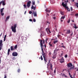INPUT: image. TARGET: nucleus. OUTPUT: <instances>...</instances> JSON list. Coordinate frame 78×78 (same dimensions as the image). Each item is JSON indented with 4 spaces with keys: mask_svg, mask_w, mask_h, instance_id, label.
Instances as JSON below:
<instances>
[{
    "mask_svg": "<svg viewBox=\"0 0 78 78\" xmlns=\"http://www.w3.org/2000/svg\"><path fill=\"white\" fill-rule=\"evenodd\" d=\"M2 1L0 2V5H1L2 4Z\"/></svg>",
    "mask_w": 78,
    "mask_h": 78,
    "instance_id": "obj_49",
    "label": "nucleus"
},
{
    "mask_svg": "<svg viewBox=\"0 0 78 78\" xmlns=\"http://www.w3.org/2000/svg\"><path fill=\"white\" fill-rule=\"evenodd\" d=\"M70 20L69 19L67 21L68 23H70Z\"/></svg>",
    "mask_w": 78,
    "mask_h": 78,
    "instance_id": "obj_45",
    "label": "nucleus"
},
{
    "mask_svg": "<svg viewBox=\"0 0 78 78\" xmlns=\"http://www.w3.org/2000/svg\"><path fill=\"white\" fill-rule=\"evenodd\" d=\"M48 16H49V14H47L46 15L47 17H48Z\"/></svg>",
    "mask_w": 78,
    "mask_h": 78,
    "instance_id": "obj_40",
    "label": "nucleus"
},
{
    "mask_svg": "<svg viewBox=\"0 0 78 78\" xmlns=\"http://www.w3.org/2000/svg\"><path fill=\"white\" fill-rule=\"evenodd\" d=\"M9 19V16L7 17L6 20H5V22H6V21L7 20H8V19Z\"/></svg>",
    "mask_w": 78,
    "mask_h": 78,
    "instance_id": "obj_23",
    "label": "nucleus"
},
{
    "mask_svg": "<svg viewBox=\"0 0 78 78\" xmlns=\"http://www.w3.org/2000/svg\"><path fill=\"white\" fill-rule=\"evenodd\" d=\"M68 56V55H67V54H66L65 55V58H67Z\"/></svg>",
    "mask_w": 78,
    "mask_h": 78,
    "instance_id": "obj_35",
    "label": "nucleus"
},
{
    "mask_svg": "<svg viewBox=\"0 0 78 78\" xmlns=\"http://www.w3.org/2000/svg\"><path fill=\"white\" fill-rule=\"evenodd\" d=\"M17 27V24L14 25V27L13 26H12L11 29L12 32L16 33V27Z\"/></svg>",
    "mask_w": 78,
    "mask_h": 78,
    "instance_id": "obj_1",
    "label": "nucleus"
},
{
    "mask_svg": "<svg viewBox=\"0 0 78 78\" xmlns=\"http://www.w3.org/2000/svg\"><path fill=\"white\" fill-rule=\"evenodd\" d=\"M75 14V12H71V14H70V15L71 16H72L73 15H74Z\"/></svg>",
    "mask_w": 78,
    "mask_h": 78,
    "instance_id": "obj_22",
    "label": "nucleus"
},
{
    "mask_svg": "<svg viewBox=\"0 0 78 78\" xmlns=\"http://www.w3.org/2000/svg\"><path fill=\"white\" fill-rule=\"evenodd\" d=\"M11 51V49H10V48H9L8 50V51H9V52Z\"/></svg>",
    "mask_w": 78,
    "mask_h": 78,
    "instance_id": "obj_50",
    "label": "nucleus"
},
{
    "mask_svg": "<svg viewBox=\"0 0 78 78\" xmlns=\"http://www.w3.org/2000/svg\"><path fill=\"white\" fill-rule=\"evenodd\" d=\"M40 43L41 44V48H43V47H44V45H43V44H45V40H43V42L42 43V40H40Z\"/></svg>",
    "mask_w": 78,
    "mask_h": 78,
    "instance_id": "obj_3",
    "label": "nucleus"
},
{
    "mask_svg": "<svg viewBox=\"0 0 78 78\" xmlns=\"http://www.w3.org/2000/svg\"><path fill=\"white\" fill-rule=\"evenodd\" d=\"M54 73H56V69H55L54 71Z\"/></svg>",
    "mask_w": 78,
    "mask_h": 78,
    "instance_id": "obj_56",
    "label": "nucleus"
},
{
    "mask_svg": "<svg viewBox=\"0 0 78 78\" xmlns=\"http://www.w3.org/2000/svg\"><path fill=\"white\" fill-rule=\"evenodd\" d=\"M4 38H6V35H5V36L4 37Z\"/></svg>",
    "mask_w": 78,
    "mask_h": 78,
    "instance_id": "obj_57",
    "label": "nucleus"
},
{
    "mask_svg": "<svg viewBox=\"0 0 78 78\" xmlns=\"http://www.w3.org/2000/svg\"><path fill=\"white\" fill-rule=\"evenodd\" d=\"M41 48V51L42 52H44V49H43V48Z\"/></svg>",
    "mask_w": 78,
    "mask_h": 78,
    "instance_id": "obj_51",
    "label": "nucleus"
},
{
    "mask_svg": "<svg viewBox=\"0 0 78 78\" xmlns=\"http://www.w3.org/2000/svg\"><path fill=\"white\" fill-rule=\"evenodd\" d=\"M58 42V40H56V41H54L53 42L54 44H56V42Z\"/></svg>",
    "mask_w": 78,
    "mask_h": 78,
    "instance_id": "obj_27",
    "label": "nucleus"
},
{
    "mask_svg": "<svg viewBox=\"0 0 78 78\" xmlns=\"http://www.w3.org/2000/svg\"><path fill=\"white\" fill-rule=\"evenodd\" d=\"M62 76L63 77L65 76V77H67L64 73L62 74Z\"/></svg>",
    "mask_w": 78,
    "mask_h": 78,
    "instance_id": "obj_30",
    "label": "nucleus"
},
{
    "mask_svg": "<svg viewBox=\"0 0 78 78\" xmlns=\"http://www.w3.org/2000/svg\"><path fill=\"white\" fill-rule=\"evenodd\" d=\"M10 49L11 51H13V50H15L14 48H13V47L12 46H11Z\"/></svg>",
    "mask_w": 78,
    "mask_h": 78,
    "instance_id": "obj_17",
    "label": "nucleus"
},
{
    "mask_svg": "<svg viewBox=\"0 0 78 78\" xmlns=\"http://www.w3.org/2000/svg\"><path fill=\"white\" fill-rule=\"evenodd\" d=\"M6 41V38H4V41Z\"/></svg>",
    "mask_w": 78,
    "mask_h": 78,
    "instance_id": "obj_59",
    "label": "nucleus"
},
{
    "mask_svg": "<svg viewBox=\"0 0 78 78\" xmlns=\"http://www.w3.org/2000/svg\"><path fill=\"white\" fill-rule=\"evenodd\" d=\"M12 55L13 56H17L18 55V54L17 53V52H15L12 53Z\"/></svg>",
    "mask_w": 78,
    "mask_h": 78,
    "instance_id": "obj_6",
    "label": "nucleus"
},
{
    "mask_svg": "<svg viewBox=\"0 0 78 78\" xmlns=\"http://www.w3.org/2000/svg\"><path fill=\"white\" fill-rule=\"evenodd\" d=\"M64 3L65 4H64ZM64 3V2H62V5L63 7H65L66 9H67L69 8V7L67 6V2H65Z\"/></svg>",
    "mask_w": 78,
    "mask_h": 78,
    "instance_id": "obj_2",
    "label": "nucleus"
},
{
    "mask_svg": "<svg viewBox=\"0 0 78 78\" xmlns=\"http://www.w3.org/2000/svg\"><path fill=\"white\" fill-rule=\"evenodd\" d=\"M7 78V76H6V74H5L4 78Z\"/></svg>",
    "mask_w": 78,
    "mask_h": 78,
    "instance_id": "obj_44",
    "label": "nucleus"
},
{
    "mask_svg": "<svg viewBox=\"0 0 78 78\" xmlns=\"http://www.w3.org/2000/svg\"><path fill=\"white\" fill-rule=\"evenodd\" d=\"M50 66H51L50 68H51V70H53V66L51 64Z\"/></svg>",
    "mask_w": 78,
    "mask_h": 78,
    "instance_id": "obj_25",
    "label": "nucleus"
},
{
    "mask_svg": "<svg viewBox=\"0 0 78 78\" xmlns=\"http://www.w3.org/2000/svg\"><path fill=\"white\" fill-rule=\"evenodd\" d=\"M20 69H18V70H17V72L18 73H20Z\"/></svg>",
    "mask_w": 78,
    "mask_h": 78,
    "instance_id": "obj_38",
    "label": "nucleus"
},
{
    "mask_svg": "<svg viewBox=\"0 0 78 78\" xmlns=\"http://www.w3.org/2000/svg\"><path fill=\"white\" fill-rule=\"evenodd\" d=\"M36 6L34 7V6L33 5H32V6L31 7V9H34V10H35V9H36Z\"/></svg>",
    "mask_w": 78,
    "mask_h": 78,
    "instance_id": "obj_11",
    "label": "nucleus"
},
{
    "mask_svg": "<svg viewBox=\"0 0 78 78\" xmlns=\"http://www.w3.org/2000/svg\"><path fill=\"white\" fill-rule=\"evenodd\" d=\"M3 41L2 40H1L0 41V51L2 50V47H3Z\"/></svg>",
    "mask_w": 78,
    "mask_h": 78,
    "instance_id": "obj_4",
    "label": "nucleus"
},
{
    "mask_svg": "<svg viewBox=\"0 0 78 78\" xmlns=\"http://www.w3.org/2000/svg\"><path fill=\"white\" fill-rule=\"evenodd\" d=\"M53 19H55V20L56 19V17H53Z\"/></svg>",
    "mask_w": 78,
    "mask_h": 78,
    "instance_id": "obj_61",
    "label": "nucleus"
},
{
    "mask_svg": "<svg viewBox=\"0 0 78 78\" xmlns=\"http://www.w3.org/2000/svg\"><path fill=\"white\" fill-rule=\"evenodd\" d=\"M65 17V16H62L61 19H64Z\"/></svg>",
    "mask_w": 78,
    "mask_h": 78,
    "instance_id": "obj_29",
    "label": "nucleus"
},
{
    "mask_svg": "<svg viewBox=\"0 0 78 78\" xmlns=\"http://www.w3.org/2000/svg\"><path fill=\"white\" fill-rule=\"evenodd\" d=\"M60 60V61L61 63H63V62H64V59L63 58V57H62V58L59 59Z\"/></svg>",
    "mask_w": 78,
    "mask_h": 78,
    "instance_id": "obj_9",
    "label": "nucleus"
},
{
    "mask_svg": "<svg viewBox=\"0 0 78 78\" xmlns=\"http://www.w3.org/2000/svg\"><path fill=\"white\" fill-rule=\"evenodd\" d=\"M2 5L3 6H5V5H6V4H5V2L4 1L2 0Z\"/></svg>",
    "mask_w": 78,
    "mask_h": 78,
    "instance_id": "obj_20",
    "label": "nucleus"
},
{
    "mask_svg": "<svg viewBox=\"0 0 78 78\" xmlns=\"http://www.w3.org/2000/svg\"><path fill=\"white\" fill-rule=\"evenodd\" d=\"M66 34H69L70 33V30H66Z\"/></svg>",
    "mask_w": 78,
    "mask_h": 78,
    "instance_id": "obj_12",
    "label": "nucleus"
},
{
    "mask_svg": "<svg viewBox=\"0 0 78 78\" xmlns=\"http://www.w3.org/2000/svg\"><path fill=\"white\" fill-rule=\"evenodd\" d=\"M12 59H13V60H15V59H16V57H13L12 58Z\"/></svg>",
    "mask_w": 78,
    "mask_h": 78,
    "instance_id": "obj_47",
    "label": "nucleus"
},
{
    "mask_svg": "<svg viewBox=\"0 0 78 78\" xmlns=\"http://www.w3.org/2000/svg\"><path fill=\"white\" fill-rule=\"evenodd\" d=\"M67 11H69V12L70 11V9H69V8H68V9H67Z\"/></svg>",
    "mask_w": 78,
    "mask_h": 78,
    "instance_id": "obj_46",
    "label": "nucleus"
},
{
    "mask_svg": "<svg viewBox=\"0 0 78 78\" xmlns=\"http://www.w3.org/2000/svg\"><path fill=\"white\" fill-rule=\"evenodd\" d=\"M46 30H48L49 33H51V32L50 31V29H48V28Z\"/></svg>",
    "mask_w": 78,
    "mask_h": 78,
    "instance_id": "obj_32",
    "label": "nucleus"
},
{
    "mask_svg": "<svg viewBox=\"0 0 78 78\" xmlns=\"http://www.w3.org/2000/svg\"><path fill=\"white\" fill-rule=\"evenodd\" d=\"M75 16H76V18H77L78 17V13L75 14Z\"/></svg>",
    "mask_w": 78,
    "mask_h": 78,
    "instance_id": "obj_34",
    "label": "nucleus"
},
{
    "mask_svg": "<svg viewBox=\"0 0 78 78\" xmlns=\"http://www.w3.org/2000/svg\"><path fill=\"white\" fill-rule=\"evenodd\" d=\"M67 66L68 67H69V68L73 66V65H72V64L70 63H68V64H67Z\"/></svg>",
    "mask_w": 78,
    "mask_h": 78,
    "instance_id": "obj_7",
    "label": "nucleus"
},
{
    "mask_svg": "<svg viewBox=\"0 0 78 78\" xmlns=\"http://www.w3.org/2000/svg\"><path fill=\"white\" fill-rule=\"evenodd\" d=\"M23 6L24 7V8L25 9H26V8H27V6L26 5H25V4Z\"/></svg>",
    "mask_w": 78,
    "mask_h": 78,
    "instance_id": "obj_36",
    "label": "nucleus"
},
{
    "mask_svg": "<svg viewBox=\"0 0 78 78\" xmlns=\"http://www.w3.org/2000/svg\"><path fill=\"white\" fill-rule=\"evenodd\" d=\"M29 21H30V22H33V20L31 19H30L29 20Z\"/></svg>",
    "mask_w": 78,
    "mask_h": 78,
    "instance_id": "obj_48",
    "label": "nucleus"
},
{
    "mask_svg": "<svg viewBox=\"0 0 78 78\" xmlns=\"http://www.w3.org/2000/svg\"><path fill=\"white\" fill-rule=\"evenodd\" d=\"M7 55H9V52L8 51Z\"/></svg>",
    "mask_w": 78,
    "mask_h": 78,
    "instance_id": "obj_55",
    "label": "nucleus"
},
{
    "mask_svg": "<svg viewBox=\"0 0 78 78\" xmlns=\"http://www.w3.org/2000/svg\"><path fill=\"white\" fill-rule=\"evenodd\" d=\"M44 61H45V63H46L47 62V61H48L47 58L46 57H44Z\"/></svg>",
    "mask_w": 78,
    "mask_h": 78,
    "instance_id": "obj_15",
    "label": "nucleus"
},
{
    "mask_svg": "<svg viewBox=\"0 0 78 78\" xmlns=\"http://www.w3.org/2000/svg\"><path fill=\"white\" fill-rule=\"evenodd\" d=\"M62 55H63V53L61 54V57H62Z\"/></svg>",
    "mask_w": 78,
    "mask_h": 78,
    "instance_id": "obj_54",
    "label": "nucleus"
},
{
    "mask_svg": "<svg viewBox=\"0 0 78 78\" xmlns=\"http://www.w3.org/2000/svg\"><path fill=\"white\" fill-rule=\"evenodd\" d=\"M52 58L53 59H55V58H56V55L54 54V55H53V56L52 57Z\"/></svg>",
    "mask_w": 78,
    "mask_h": 78,
    "instance_id": "obj_16",
    "label": "nucleus"
},
{
    "mask_svg": "<svg viewBox=\"0 0 78 78\" xmlns=\"http://www.w3.org/2000/svg\"><path fill=\"white\" fill-rule=\"evenodd\" d=\"M73 35V32L71 33V34H70L71 36H72Z\"/></svg>",
    "mask_w": 78,
    "mask_h": 78,
    "instance_id": "obj_60",
    "label": "nucleus"
},
{
    "mask_svg": "<svg viewBox=\"0 0 78 78\" xmlns=\"http://www.w3.org/2000/svg\"><path fill=\"white\" fill-rule=\"evenodd\" d=\"M76 68H74V66H73V67H71L69 68V70H73V69H76Z\"/></svg>",
    "mask_w": 78,
    "mask_h": 78,
    "instance_id": "obj_14",
    "label": "nucleus"
},
{
    "mask_svg": "<svg viewBox=\"0 0 78 78\" xmlns=\"http://www.w3.org/2000/svg\"><path fill=\"white\" fill-rule=\"evenodd\" d=\"M17 48V45H16L14 47V49H16Z\"/></svg>",
    "mask_w": 78,
    "mask_h": 78,
    "instance_id": "obj_28",
    "label": "nucleus"
},
{
    "mask_svg": "<svg viewBox=\"0 0 78 78\" xmlns=\"http://www.w3.org/2000/svg\"><path fill=\"white\" fill-rule=\"evenodd\" d=\"M72 9H73V8L72 7H71V11H72Z\"/></svg>",
    "mask_w": 78,
    "mask_h": 78,
    "instance_id": "obj_58",
    "label": "nucleus"
},
{
    "mask_svg": "<svg viewBox=\"0 0 78 78\" xmlns=\"http://www.w3.org/2000/svg\"><path fill=\"white\" fill-rule=\"evenodd\" d=\"M48 44L50 46V47H53V45H52V44H51V42H50Z\"/></svg>",
    "mask_w": 78,
    "mask_h": 78,
    "instance_id": "obj_18",
    "label": "nucleus"
},
{
    "mask_svg": "<svg viewBox=\"0 0 78 78\" xmlns=\"http://www.w3.org/2000/svg\"><path fill=\"white\" fill-rule=\"evenodd\" d=\"M1 15L2 16H3L4 15V13H3V12H1Z\"/></svg>",
    "mask_w": 78,
    "mask_h": 78,
    "instance_id": "obj_39",
    "label": "nucleus"
},
{
    "mask_svg": "<svg viewBox=\"0 0 78 78\" xmlns=\"http://www.w3.org/2000/svg\"><path fill=\"white\" fill-rule=\"evenodd\" d=\"M33 21H34V22H36V20L35 19H33Z\"/></svg>",
    "mask_w": 78,
    "mask_h": 78,
    "instance_id": "obj_41",
    "label": "nucleus"
},
{
    "mask_svg": "<svg viewBox=\"0 0 78 78\" xmlns=\"http://www.w3.org/2000/svg\"><path fill=\"white\" fill-rule=\"evenodd\" d=\"M60 13H61V14H62V15H64V13H63V12H60Z\"/></svg>",
    "mask_w": 78,
    "mask_h": 78,
    "instance_id": "obj_43",
    "label": "nucleus"
},
{
    "mask_svg": "<svg viewBox=\"0 0 78 78\" xmlns=\"http://www.w3.org/2000/svg\"><path fill=\"white\" fill-rule=\"evenodd\" d=\"M32 5H35V2H34V1H32Z\"/></svg>",
    "mask_w": 78,
    "mask_h": 78,
    "instance_id": "obj_33",
    "label": "nucleus"
},
{
    "mask_svg": "<svg viewBox=\"0 0 78 78\" xmlns=\"http://www.w3.org/2000/svg\"><path fill=\"white\" fill-rule=\"evenodd\" d=\"M45 11L46 12H50V10H48V9L46 8V9L45 10Z\"/></svg>",
    "mask_w": 78,
    "mask_h": 78,
    "instance_id": "obj_21",
    "label": "nucleus"
},
{
    "mask_svg": "<svg viewBox=\"0 0 78 78\" xmlns=\"http://www.w3.org/2000/svg\"><path fill=\"white\" fill-rule=\"evenodd\" d=\"M26 12H27V11H25L24 12V14H26Z\"/></svg>",
    "mask_w": 78,
    "mask_h": 78,
    "instance_id": "obj_64",
    "label": "nucleus"
},
{
    "mask_svg": "<svg viewBox=\"0 0 78 78\" xmlns=\"http://www.w3.org/2000/svg\"><path fill=\"white\" fill-rule=\"evenodd\" d=\"M59 47H63V48H66V47L64 46H59Z\"/></svg>",
    "mask_w": 78,
    "mask_h": 78,
    "instance_id": "obj_31",
    "label": "nucleus"
},
{
    "mask_svg": "<svg viewBox=\"0 0 78 78\" xmlns=\"http://www.w3.org/2000/svg\"><path fill=\"white\" fill-rule=\"evenodd\" d=\"M29 14H32V12L31 11H30L29 12Z\"/></svg>",
    "mask_w": 78,
    "mask_h": 78,
    "instance_id": "obj_42",
    "label": "nucleus"
},
{
    "mask_svg": "<svg viewBox=\"0 0 78 78\" xmlns=\"http://www.w3.org/2000/svg\"><path fill=\"white\" fill-rule=\"evenodd\" d=\"M4 9V8H3L1 9V12H3V9Z\"/></svg>",
    "mask_w": 78,
    "mask_h": 78,
    "instance_id": "obj_24",
    "label": "nucleus"
},
{
    "mask_svg": "<svg viewBox=\"0 0 78 78\" xmlns=\"http://www.w3.org/2000/svg\"><path fill=\"white\" fill-rule=\"evenodd\" d=\"M60 36H61V35H57V37H60Z\"/></svg>",
    "mask_w": 78,
    "mask_h": 78,
    "instance_id": "obj_53",
    "label": "nucleus"
},
{
    "mask_svg": "<svg viewBox=\"0 0 78 78\" xmlns=\"http://www.w3.org/2000/svg\"><path fill=\"white\" fill-rule=\"evenodd\" d=\"M44 34H45V33H44V32H42L41 33V34L40 35L41 37H42V36H44Z\"/></svg>",
    "mask_w": 78,
    "mask_h": 78,
    "instance_id": "obj_13",
    "label": "nucleus"
},
{
    "mask_svg": "<svg viewBox=\"0 0 78 78\" xmlns=\"http://www.w3.org/2000/svg\"><path fill=\"white\" fill-rule=\"evenodd\" d=\"M57 51H59V49H57Z\"/></svg>",
    "mask_w": 78,
    "mask_h": 78,
    "instance_id": "obj_62",
    "label": "nucleus"
},
{
    "mask_svg": "<svg viewBox=\"0 0 78 78\" xmlns=\"http://www.w3.org/2000/svg\"><path fill=\"white\" fill-rule=\"evenodd\" d=\"M34 14V16L36 17L37 16V12L36 11L34 12L33 11V13L32 14V15H33Z\"/></svg>",
    "mask_w": 78,
    "mask_h": 78,
    "instance_id": "obj_8",
    "label": "nucleus"
},
{
    "mask_svg": "<svg viewBox=\"0 0 78 78\" xmlns=\"http://www.w3.org/2000/svg\"><path fill=\"white\" fill-rule=\"evenodd\" d=\"M74 27H73L74 28H75L76 29L78 28V27H76V24H75L74 25Z\"/></svg>",
    "mask_w": 78,
    "mask_h": 78,
    "instance_id": "obj_26",
    "label": "nucleus"
},
{
    "mask_svg": "<svg viewBox=\"0 0 78 78\" xmlns=\"http://www.w3.org/2000/svg\"><path fill=\"white\" fill-rule=\"evenodd\" d=\"M47 24H50V23L48 21L47 22Z\"/></svg>",
    "mask_w": 78,
    "mask_h": 78,
    "instance_id": "obj_52",
    "label": "nucleus"
},
{
    "mask_svg": "<svg viewBox=\"0 0 78 78\" xmlns=\"http://www.w3.org/2000/svg\"><path fill=\"white\" fill-rule=\"evenodd\" d=\"M42 55L43 56V57L44 58L46 57V55H45V53H43L42 54Z\"/></svg>",
    "mask_w": 78,
    "mask_h": 78,
    "instance_id": "obj_19",
    "label": "nucleus"
},
{
    "mask_svg": "<svg viewBox=\"0 0 78 78\" xmlns=\"http://www.w3.org/2000/svg\"><path fill=\"white\" fill-rule=\"evenodd\" d=\"M57 48H56L54 50V55H57Z\"/></svg>",
    "mask_w": 78,
    "mask_h": 78,
    "instance_id": "obj_10",
    "label": "nucleus"
},
{
    "mask_svg": "<svg viewBox=\"0 0 78 78\" xmlns=\"http://www.w3.org/2000/svg\"><path fill=\"white\" fill-rule=\"evenodd\" d=\"M41 61H42V60H43V58H42V55H41Z\"/></svg>",
    "mask_w": 78,
    "mask_h": 78,
    "instance_id": "obj_37",
    "label": "nucleus"
},
{
    "mask_svg": "<svg viewBox=\"0 0 78 78\" xmlns=\"http://www.w3.org/2000/svg\"><path fill=\"white\" fill-rule=\"evenodd\" d=\"M62 19L61 18V22H62L63 21V20H62Z\"/></svg>",
    "mask_w": 78,
    "mask_h": 78,
    "instance_id": "obj_63",
    "label": "nucleus"
},
{
    "mask_svg": "<svg viewBox=\"0 0 78 78\" xmlns=\"http://www.w3.org/2000/svg\"><path fill=\"white\" fill-rule=\"evenodd\" d=\"M31 2L30 1H29L27 2V6L28 8H30L31 5Z\"/></svg>",
    "mask_w": 78,
    "mask_h": 78,
    "instance_id": "obj_5",
    "label": "nucleus"
}]
</instances>
